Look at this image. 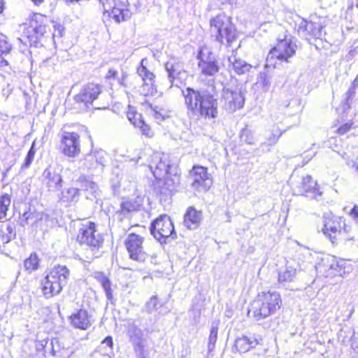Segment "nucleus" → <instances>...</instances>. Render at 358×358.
<instances>
[{
  "label": "nucleus",
  "mask_w": 358,
  "mask_h": 358,
  "mask_svg": "<svg viewBox=\"0 0 358 358\" xmlns=\"http://www.w3.org/2000/svg\"><path fill=\"white\" fill-rule=\"evenodd\" d=\"M187 108L191 119H214L218 116L217 99L206 90L187 87L182 90Z\"/></svg>",
  "instance_id": "1"
},
{
  "label": "nucleus",
  "mask_w": 358,
  "mask_h": 358,
  "mask_svg": "<svg viewBox=\"0 0 358 358\" xmlns=\"http://www.w3.org/2000/svg\"><path fill=\"white\" fill-rule=\"evenodd\" d=\"M281 303V297L278 292H262L251 304L248 314L256 321L265 319L280 309Z\"/></svg>",
  "instance_id": "2"
},
{
  "label": "nucleus",
  "mask_w": 358,
  "mask_h": 358,
  "mask_svg": "<svg viewBox=\"0 0 358 358\" xmlns=\"http://www.w3.org/2000/svg\"><path fill=\"white\" fill-rule=\"evenodd\" d=\"M210 32L215 41L227 46L236 40L238 32L230 17L219 14L210 21Z\"/></svg>",
  "instance_id": "3"
},
{
  "label": "nucleus",
  "mask_w": 358,
  "mask_h": 358,
  "mask_svg": "<svg viewBox=\"0 0 358 358\" xmlns=\"http://www.w3.org/2000/svg\"><path fill=\"white\" fill-rule=\"evenodd\" d=\"M70 271L66 266H54L42 280V292L47 299L59 294L67 285Z\"/></svg>",
  "instance_id": "4"
},
{
  "label": "nucleus",
  "mask_w": 358,
  "mask_h": 358,
  "mask_svg": "<svg viewBox=\"0 0 358 358\" xmlns=\"http://www.w3.org/2000/svg\"><path fill=\"white\" fill-rule=\"evenodd\" d=\"M78 241L80 244H85L89 246L93 252L92 257L89 259H93L99 257L98 250L102 246L103 238L102 235L96 230L94 222L87 221L81 224L78 235Z\"/></svg>",
  "instance_id": "5"
},
{
  "label": "nucleus",
  "mask_w": 358,
  "mask_h": 358,
  "mask_svg": "<svg viewBox=\"0 0 358 358\" xmlns=\"http://www.w3.org/2000/svg\"><path fill=\"white\" fill-rule=\"evenodd\" d=\"M150 232L161 243H166L169 238L173 240L177 237L173 222L167 215H161L152 222Z\"/></svg>",
  "instance_id": "6"
},
{
  "label": "nucleus",
  "mask_w": 358,
  "mask_h": 358,
  "mask_svg": "<svg viewBox=\"0 0 358 358\" xmlns=\"http://www.w3.org/2000/svg\"><path fill=\"white\" fill-rule=\"evenodd\" d=\"M296 48V38L286 36L285 38L279 40L276 45L271 50L268 57L289 62V59L295 55Z\"/></svg>",
  "instance_id": "7"
},
{
  "label": "nucleus",
  "mask_w": 358,
  "mask_h": 358,
  "mask_svg": "<svg viewBox=\"0 0 358 358\" xmlns=\"http://www.w3.org/2000/svg\"><path fill=\"white\" fill-rule=\"evenodd\" d=\"M46 18L44 15L35 13L29 20V24L24 31L30 45H36L38 41L47 32Z\"/></svg>",
  "instance_id": "8"
},
{
  "label": "nucleus",
  "mask_w": 358,
  "mask_h": 358,
  "mask_svg": "<svg viewBox=\"0 0 358 358\" xmlns=\"http://www.w3.org/2000/svg\"><path fill=\"white\" fill-rule=\"evenodd\" d=\"M343 260L337 261L333 257L323 259L317 267V270L322 273L325 278H333L335 276L343 277L350 270V266Z\"/></svg>",
  "instance_id": "9"
},
{
  "label": "nucleus",
  "mask_w": 358,
  "mask_h": 358,
  "mask_svg": "<svg viewBox=\"0 0 358 358\" xmlns=\"http://www.w3.org/2000/svg\"><path fill=\"white\" fill-rule=\"evenodd\" d=\"M292 189L294 194L305 195L317 199L322 192H320L317 182L310 176H306L297 180L292 177Z\"/></svg>",
  "instance_id": "10"
},
{
  "label": "nucleus",
  "mask_w": 358,
  "mask_h": 358,
  "mask_svg": "<svg viewBox=\"0 0 358 358\" xmlns=\"http://www.w3.org/2000/svg\"><path fill=\"white\" fill-rule=\"evenodd\" d=\"M222 96L225 108L230 113H234L244 106V93L238 86L224 87L222 90Z\"/></svg>",
  "instance_id": "11"
},
{
  "label": "nucleus",
  "mask_w": 358,
  "mask_h": 358,
  "mask_svg": "<svg viewBox=\"0 0 358 358\" xmlns=\"http://www.w3.org/2000/svg\"><path fill=\"white\" fill-rule=\"evenodd\" d=\"M198 59V68L201 75L206 77L213 76L219 71L220 68L215 55L206 47L200 49Z\"/></svg>",
  "instance_id": "12"
},
{
  "label": "nucleus",
  "mask_w": 358,
  "mask_h": 358,
  "mask_svg": "<svg viewBox=\"0 0 358 358\" xmlns=\"http://www.w3.org/2000/svg\"><path fill=\"white\" fill-rule=\"evenodd\" d=\"M143 238L136 234H130L125 240V246L129 257L135 261L143 262L148 257L143 246Z\"/></svg>",
  "instance_id": "13"
},
{
  "label": "nucleus",
  "mask_w": 358,
  "mask_h": 358,
  "mask_svg": "<svg viewBox=\"0 0 358 358\" xmlns=\"http://www.w3.org/2000/svg\"><path fill=\"white\" fill-rule=\"evenodd\" d=\"M342 225H345L343 217L331 214L326 215L324 220L323 234L334 243L341 234Z\"/></svg>",
  "instance_id": "14"
},
{
  "label": "nucleus",
  "mask_w": 358,
  "mask_h": 358,
  "mask_svg": "<svg viewBox=\"0 0 358 358\" xmlns=\"http://www.w3.org/2000/svg\"><path fill=\"white\" fill-rule=\"evenodd\" d=\"M192 187L198 192H206L212 185L207 169L203 166H194L191 173Z\"/></svg>",
  "instance_id": "15"
},
{
  "label": "nucleus",
  "mask_w": 358,
  "mask_h": 358,
  "mask_svg": "<svg viewBox=\"0 0 358 358\" xmlns=\"http://www.w3.org/2000/svg\"><path fill=\"white\" fill-rule=\"evenodd\" d=\"M101 92V86L94 83H88L84 85L80 89L78 94L74 96L76 103H83L84 106H88Z\"/></svg>",
  "instance_id": "16"
},
{
  "label": "nucleus",
  "mask_w": 358,
  "mask_h": 358,
  "mask_svg": "<svg viewBox=\"0 0 358 358\" xmlns=\"http://www.w3.org/2000/svg\"><path fill=\"white\" fill-rule=\"evenodd\" d=\"M146 59H143L141 62V66L137 69V73L143 81L141 87V92L144 96L155 95L157 93V88L155 85V75L152 72L148 71L144 66V62Z\"/></svg>",
  "instance_id": "17"
},
{
  "label": "nucleus",
  "mask_w": 358,
  "mask_h": 358,
  "mask_svg": "<svg viewBox=\"0 0 358 358\" xmlns=\"http://www.w3.org/2000/svg\"><path fill=\"white\" fill-rule=\"evenodd\" d=\"M62 152L68 157H76L80 151L79 136L75 132H65L62 138Z\"/></svg>",
  "instance_id": "18"
},
{
  "label": "nucleus",
  "mask_w": 358,
  "mask_h": 358,
  "mask_svg": "<svg viewBox=\"0 0 358 358\" xmlns=\"http://www.w3.org/2000/svg\"><path fill=\"white\" fill-rule=\"evenodd\" d=\"M106 154L103 150H95L87 155L84 159L85 166L90 170L102 171L106 163Z\"/></svg>",
  "instance_id": "19"
},
{
  "label": "nucleus",
  "mask_w": 358,
  "mask_h": 358,
  "mask_svg": "<svg viewBox=\"0 0 358 358\" xmlns=\"http://www.w3.org/2000/svg\"><path fill=\"white\" fill-rule=\"evenodd\" d=\"M69 320L75 328L83 330L87 329L92 324L91 316L87 310L83 308L72 313Z\"/></svg>",
  "instance_id": "20"
},
{
  "label": "nucleus",
  "mask_w": 358,
  "mask_h": 358,
  "mask_svg": "<svg viewBox=\"0 0 358 358\" xmlns=\"http://www.w3.org/2000/svg\"><path fill=\"white\" fill-rule=\"evenodd\" d=\"M128 334L130 337L131 341L134 345V350L136 355L141 358H144V343L143 340V334L141 329L136 325L133 324L132 327L129 329Z\"/></svg>",
  "instance_id": "21"
},
{
  "label": "nucleus",
  "mask_w": 358,
  "mask_h": 358,
  "mask_svg": "<svg viewBox=\"0 0 358 358\" xmlns=\"http://www.w3.org/2000/svg\"><path fill=\"white\" fill-rule=\"evenodd\" d=\"M228 68L238 75L249 72L252 68L251 64L238 57L234 51L228 57Z\"/></svg>",
  "instance_id": "22"
},
{
  "label": "nucleus",
  "mask_w": 358,
  "mask_h": 358,
  "mask_svg": "<svg viewBox=\"0 0 358 358\" xmlns=\"http://www.w3.org/2000/svg\"><path fill=\"white\" fill-rule=\"evenodd\" d=\"M43 181L50 190H58L62 186V178L60 174L50 169H46L43 171Z\"/></svg>",
  "instance_id": "23"
},
{
  "label": "nucleus",
  "mask_w": 358,
  "mask_h": 358,
  "mask_svg": "<svg viewBox=\"0 0 358 358\" xmlns=\"http://www.w3.org/2000/svg\"><path fill=\"white\" fill-rule=\"evenodd\" d=\"M296 273L297 268L292 264L287 263L285 268L278 273V283L286 288H289V284L296 279Z\"/></svg>",
  "instance_id": "24"
},
{
  "label": "nucleus",
  "mask_w": 358,
  "mask_h": 358,
  "mask_svg": "<svg viewBox=\"0 0 358 358\" xmlns=\"http://www.w3.org/2000/svg\"><path fill=\"white\" fill-rule=\"evenodd\" d=\"M154 157L156 159V162H152L150 164V169L155 178H160L166 176H168L171 166L169 164H166L165 162H163L159 156L155 155Z\"/></svg>",
  "instance_id": "25"
},
{
  "label": "nucleus",
  "mask_w": 358,
  "mask_h": 358,
  "mask_svg": "<svg viewBox=\"0 0 358 358\" xmlns=\"http://www.w3.org/2000/svg\"><path fill=\"white\" fill-rule=\"evenodd\" d=\"M201 220V212H198L195 208L189 207L184 216L183 224L189 229H195L199 227Z\"/></svg>",
  "instance_id": "26"
},
{
  "label": "nucleus",
  "mask_w": 358,
  "mask_h": 358,
  "mask_svg": "<svg viewBox=\"0 0 358 358\" xmlns=\"http://www.w3.org/2000/svg\"><path fill=\"white\" fill-rule=\"evenodd\" d=\"M165 69L168 73L169 81L171 83V87L173 85V81L185 73L181 65L176 62H167Z\"/></svg>",
  "instance_id": "27"
},
{
  "label": "nucleus",
  "mask_w": 358,
  "mask_h": 358,
  "mask_svg": "<svg viewBox=\"0 0 358 358\" xmlns=\"http://www.w3.org/2000/svg\"><path fill=\"white\" fill-rule=\"evenodd\" d=\"M258 343V340L254 337L242 336L236 340L235 346L240 352L244 353L255 348Z\"/></svg>",
  "instance_id": "28"
},
{
  "label": "nucleus",
  "mask_w": 358,
  "mask_h": 358,
  "mask_svg": "<svg viewBox=\"0 0 358 358\" xmlns=\"http://www.w3.org/2000/svg\"><path fill=\"white\" fill-rule=\"evenodd\" d=\"M94 278L102 286L106 293V297L108 300L113 299V291L111 289V282L109 278L101 271H95L92 273Z\"/></svg>",
  "instance_id": "29"
},
{
  "label": "nucleus",
  "mask_w": 358,
  "mask_h": 358,
  "mask_svg": "<svg viewBox=\"0 0 358 358\" xmlns=\"http://www.w3.org/2000/svg\"><path fill=\"white\" fill-rule=\"evenodd\" d=\"M76 182L80 188V190L87 191L94 196H96L99 188L96 182L87 180L85 176L79 177Z\"/></svg>",
  "instance_id": "30"
},
{
  "label": "nucleus",
  "mask_w": 358,
  "mask_h": 358,
  "mask_svg": "<svg viewBox=\"0 0 358 358\" xmlns=\"http://www.w3.org/2000/svg\"><path fill=\"white\" fill-rule=\"evenodd\" d=\"M80 189L78 187H69L62 192L61 201L66 203L77 201L80 196Z\"/></svg>",
  "instance_id": "31"
},
{
  "label": "nucleus",
  "mask_w": 358,
  "mask_h": 358,
  "mask_svg": "<svg viewBox=\"0 0 358 358\" xmlns=\"http://www.w3.org/2000/svg\"><path fill=\"white\" fill-rule=\"evenodd\" d=\"M110 16L117 23L125 21L131 17V13L128 9L117 8L116 5L111 8Z\"/></svg>",
  "instance_id": "32"
},
{
  "label": "nucleus",
  "mask_w": 358,
  "mask_h": 358,
  "mask_svg": "<svg viewBox=\"0 0 358 358\" xmlns=\"http://www.w3.org/2000/svg\"><path fill=\"white\" fill-rule=\"evenodd\" d=\"M314 27V22L303 20L299 25L298 33L301 37L310 41V34Z\"/></svg>",
  "instance_id": "33"
},
{
  "label": "nucleus",
  "mask_w": 358,
  "mask_h": 358,
  "mask_svg": "<svg viewBox=\"0 0 358 358\" xmlns=\"http://www.w3.org/2000/svg\"><path fill=\"white\" fill-rule=\"evenodd\" d=\"M39 259L36 253H31L24 262V269L31 273L38 268Z\"/></svg>",
  "instance_id": "34"
},
{
  "label": "nucleus",
  "mask_w": 358,
  "mask_h": 358,
  "mask_svg": "<svg viewBox=\"0 0 358 358\" xmlns=\"http://www.w3.org/2000/svg\"><path fill=\"white\" fill-rule=\"evenodd\" d=\"M10 204V196L8 194L0 197V222L6 217V213Z\"/></svg>",
  "instance_id": "35"
},
{
  "label": "nucleus",
  "mask_w": 358,
  "mask_h": 358,
  "mask_svg": "<svg viewBox=\"0 0 358 358\" xmlns=\"http://www.w3.org/2000/svg\"><path fill=\"white\" fill-rule=\"evenodd\" d=\"M218 324L213 322L211 325L210 333L208 338V352H212L215 345L217 339Z\"/></svg>",
  "instance_id": "36"
},
{
  "label": "nucleus",
  "mask_w": 358,
  "mask_h": 358,
  "mask_svg": "<svg viewBox=\"0 0 358 358\" xmlns=\"http://www.w3.org/2000/svg\"><path fill=\"white\" fill-rule=\"evenodd\" d=\"M241 141L248 145H253L255 143V138L253 132L248 129L245 127L241 130L240 134Z\"/></svg>",
  "instance_id": "37"
},
{
  "label": "nucleus",
  "mask_w": 358,
  "mask_h": 358,
  "mask_svg": "<svg viewBox=\"0 0 358 358\" xmlns=\"http://www.w3.org/2000/svg\"><path fill=\"white\" fill-rule=\"evenodd\" d=\"M139 205L136 201L132 200H124L121 203V213L126 214L130 212L137 210Z\"/></svg>",
  "instance_id": "38"
},
{
  "label": "nucleus",
  "mask_w": 358,
  "mask_h": 358,
  "mask_svg": "<svg viewBox=\"0 0 358 358\" xmlns=\"http://www.w3.org/2000/svg\"><path fill=\"white\" fill-rule=\"evenodd\" d=\"M314 27L315 29H313V31L310 34V41L313 38L315 39H320V40H326L325 37V31L323 29L322 26L320 23L314 22Z\"/></svg>",
  "instance_id": "39"
},
{
  "label": "nucleus",
  "mask_w": 358,
  "mask_h": 358,
  "mask_svg": "<svg viewBox=\"0 0 358 358\" xmlns=\"http://www.w3.org/2000/svg\"><path fill=\"white\" fill-rule=\"evenodd\" d=\"M127 118L129 122L136 127H138L140 125H142V122H143V120L141 118V115L137 113L130 108L127 112Z\"/></svg>",
  "instance_id": "40"
},
{
  "label": "nucleus",
  "mask_w": 358,
  "mask_h": 358,
  "mask_svg": "<svg viewBox=\"0 0 358 358\" xmlns=\"http://www.w3.org/2000/svg\"><path fill=\"white\" fill-rule=\"evenodd\" d=\"M36 154V149L34 148V142L32 143L31 147L27 152V155L25 157L24 162L22 165V169H27L30 166L32 163L34 156Z\"/></svg>",
  "instance_id": "41"
},
{
  "label": "nucleus",
  "mask_w": 358,
  "mask_h": 358,
  "mask_svg": "<svg viewBox=\"0 0 358 358\" xmlns=\"http://www.w3.org/2000/svg\"><path fill=\"white\" fill-rule=\"evenodd\" d=\"M157 304L158 299L157 296H151L149 301H147L145 305V311L149 314L153 313L156 310Z\"/></svg>",
  "instance_id": "42"
},
{
  "label": "nucleus",
  "mask_w": 358,
  "mask_h": 358,
  "mask_svg": "<svg viewBox=\"0 0 358 358\" xmlns=\"http://www.w3.org/2000/svg\"><path fill=\"white\" fill-rule=\"evenodd\" d=\"M11 50L10 44L7 41L6 36H0V52L1 53H8Z\"/></svg>",
  "instance_id": "43"
},
{
  "label": "nucleus",
  "mask_w": 358,
  "mask_h": 358,
  "mask_svg": "<svg viewBox=\"0 0 358 358\" xmlns=\"http://www.w3.org/2000/svg\"><path fill=\"white\" fill-rule=\"evenodd\" d=\"M99 1L103 8L104 13H108L116 5L115 0H99Z\"/></svg>",
  "instance_id": "44"
},
{
  "label": "nucleus",
  "mask_w": 358,
  "mask_h": 358,
  "mask_svg": "<svg viewBox=\"0 0 358 358\" xmlns=\"http://www.w3.org/2000/svg\"><path fill=\"white\" fill-rule=\"evenodd\" d=\"M358 86V83L355 84V79L352 82L351 86L349 87L348 90L345 93V99L348 103H349V101L352 99L355 94V88Z\"/></svg>",
  "instance_id": "45"
},
{
  "label": "nucleus",
  "mask_w": 358,
  "mask_h": 358,
  "mask_svg": "<svg viewBox=\"0 0 358 358\" xmlns=\"http://www.w3.org/2000/svg\"><path fill=\"white\" fill-rule=\"evenodd\" d=\"M259 83L262 84L264 90H267L270 87L271 82L266 73H260L259 76Z\"/></svg>",
  "instance_id": "46"
},
{
  "label": "nucleus",
  "mask_w": 358,
  "mask_h": 358,
  "mask_svg": "<svg viewBox=\"0 0 358 358\" xmlns=\"http://www.w3.org/2000/svg\"><path fill=\"white\" fill-rule=\"evenodd\" d=\"M138 128L141 129L143 135H145L148 138H151L153 136V131H152L150 127L144 122V121L142 122V125H140Z\"/></svg>",
  "instance_id": "47"
},
{
  "label": "nucleus",
  "mask_w": 358,
  "mask_h": 358,
  "mask_svg": "<svg viewBox=\"0 0 358 358\" xmlns=\"http://www.w3.org/2000/svg\"><path fill=\"white\" fill-rule=\"evenodd\" d=\"M281 135L282 131L279 129L273 130L271 136L268 138L269 144L273 145L276 143Z\"/></svg>",
  "instance_id": "48"
},
{
  "label": "nucleus",
  "mask_w": 358,
  "mask_h": 358,
  "mask_svg": "<svg viewBox=\"0 0 358 358\" xmlns=\"http://www.w3.org/2000/svg\"><path fill=\"white\" fill-rule=\"evenodd\" d=\"M4 236L7 235L8 236H10V239L15 236V227L13 224H6V229L1 230V234Z\"/></svg>",
  "instance_id": "49"
},
{
  "label": "nucleus",
  "mask_w": 358,
  "mask_h": 358,
  "mask_svg": "<svg viewBox=\"0 0 358 358\" xmlns=\"http://www.w3.org/2000/svg\"><path fill=\"white\" fill-rule=\"evenodd\" d=\"M271 119L273 124H278L283 120L284 115L282 113H274L271 115Z\"/></svg>",
  "instance_id": "50"
},
{
  "label": "nucleus",
  "mask_w": 358,
  "mask_h": 358,
  "mask_svg": "<svg viewBox=\"0 0 358 358\" xmlns=\"http://www.w3.org/2000/svg\"><path fill=\"white\" fill-rule=\"evenodd\" d=\"M150 109L152 110V115L154 116V117L157 120H164V116L163 115L159 112L158 111V107L157 106H153L152 105H150Z\"/></svg>",
  "instance_id": "51"
},
{
  "label": "nucleus",
  "mask_w": 358,
  "mask_h": 358,
  "mask_svg": "<svg viewBox=\"0 0 358 358\" xmlns=\"http://www.w3.org/2000/svg\"><path fill=\"white\" fill-rule=\"evenodd\" d=\"M113 345V338L111 336H108L104 338V340L101 342V348L108 347L110 350H112Z\"/></svg>",
  "instance_id": "52"
},
{
  "label": "nucleus",
  "mask_w": 358,
  "mask_h": 358,
  "mask_svg": "<svg viewBox=\"0 0 358 358\" xmlns=\"http://www.w3.org/2000/svg\"><path fill=\"white\" fill-rule=\"evenodd\" d=\"M351 128V124L349 123H345V124L341 126L338 129L337 132L338 134L343 135L348 132Z\"/></svg>",
  "instance_id": "53"
},
{
  "label": "nucleus",
  "mask_w": 358,
  "mask_h": 358,
  "mask_svg": "<svg viewBox=\"0 0 358 358\" xmlns=\"http://www.w3.org/2000/svg\"><path fill=\"white\" fill-rule=\"evenodd\" d=\"M48 343V340H43L36 343V348L37 351L43 350Z\"/></svg>",
  "instance_id": "54"
},
{
  "label": "nucleus",
  "mask_w": 358,
  "mask_h": 358,
  "mask_svg": "<svg viewBox=\"0 0 358 358\" xmlns=\"http://www.w3.org/2000/svg\"><path fill=\"white\" fill-rule=\"evenodd\" d=\"M351 215L356 223L358 224V206H355V207L352 209Z\"/></svg>",
  "instance_id": "55"
},
{
  "label": "nucleus",
  "mask_w": 358,
  "mask_h": 358,
  "mask_svg": "<svg viewBox=\"0 0 358 358\" xmlns=\"http://www.w3.org/2000/svg\"><path fill=\"white\" fill-rule=\"evenodd\" d=\"M117 71H115V70H113V69H110L108 71V73L106 75V78H115V76H117Z\"/></svg>",
  "instance_id": "56"
},
{
  "label": "nucleus",
  "mask_w": 358,
  "mask_h": 358,
  "mask_svg": "<svg viewBox=\"0 0 358 358\" xmlns=\"http://www.w3.org/2000/svg\"><path fill=\"white\" fill-rule=\"evenodd\" d=\"M347 164L348 166H352V167H355L356 170L358 173V158L357 159V160L355 162H353V161L348 162Z\"/></svg>",
  "instance_id": "57"
},
{
  "label": "nucleus",
  "mask_w": 358,
  "mask_h": 358,
  "mask_svg": "<svg viewBox=\"0 0 358 358\" xmlns=\"http://www.w3.org/2000/svg\"><path fill=\"white\" fill-rule=\"evenodd\" d=\"M8 65V62L3 57H0V66H6Z\"/></svg>",
  "instance_id": "58"
},
{
  "label": "nucleus",
  "mask_w": 358,
  "mask_h": 358,
  "mask_svg": "<svg viewBox=\"0 0 358 358\" xmlns=\"http://www.w3.org/2000/svg\"><path fill=\"white\" fill-rule=\"evenodd\" d=\"M219 1H221L222 3H229V4L232 5V4L236 3L237 0H219Z\"/></svg>",
  "instance_id": "59"
},
{
  "label": "nucleus",
  "mask_w": 358,
  "mask_h": 358,
  "mask_svg": "<svg viewBox=\"0 0 358 358\" xmlns=\"http://www.w3.org/2000/svg\"><path fill=\"white\" fill-rule=\"evenodd\" d=\"M35 4H40L44 0H31Z\"/></svg>",
  "instance_id": "60"
},
{
  "label": "nucleus",
  "mask_w": 358,
  "mask_h": 358,
  "mask_svg": "<svg viewBox=\"0 0 358 358\" xmlns=\"http://www.w3.org/2000/svg\"><path fill=\"white\" fill-rule=\"evenodd\" d=\"M303 251H304V252H305L306 255H308V256H310V251L308 250V249H307V248H304V249H303Z\"/></svg>",
  "instance_id": "61"
},
{
  "label": "nucleus",
  "mask_w": 358,
  "mask_h": 358,
  "mask_svg": "<svg viewBox=\"0 0 358 358\" xmlns=\"http://www.w3.org/2000/svg\"><path fill=\"white\" fill-rule=\"evenodd\" d=\"M175 180H176V182L178 183L179 182V177L176 175H175Z\"/></svg>",
  "instance_id": "62"
},
{
  "label": "nucleus",
  "mask_w": 358,
  "mask_h": 358,
  "mask_svg": "<svg viewBox=\"0 0 358 358\" xmlns=\"http://www.w3.org/2000/svg\"><path fill=\"white\" fill-rule=\"evenodd\" d=\"M357 8H358V1H357Z\"/></svg>",
  "instance_id": "63"
}]
</instances>
